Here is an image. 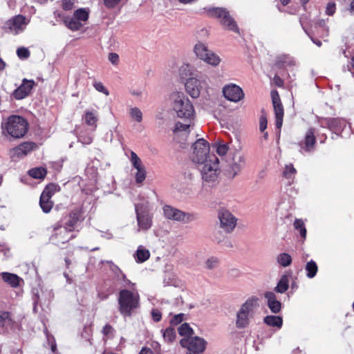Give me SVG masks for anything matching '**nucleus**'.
I'll list each match as a JSON object with an SVG mask.
<instances>
[{"label":"nucleus","instance_id":"obj_18","mask_svg":"<svg viewBox=\"0 0 354 354\" xmlns=\"http://www.w3.org/2000/svg\"><path fill=\"white\" fill-rule=\"evenodd\" d=\"M37 147L35 142H25L10 151V156L12 159L21 158L25 157Z\"/></svg>","mask_w":354,"mask_h":354},{"label":"nucleus","instance_id":"obj_28","mask_svg":"<svg viewBox=\"0 0 354 354\" xmlns=\"http://www.w3.org/2000/svg\"><path fill=\"white\" fill-rule=\"evenodd\" d=\"M264 323L272 327L281 328L283 325V319L281 317L275 315H268L264 317Z\"/></svg>","mask_w":354,"mask_h":354},{"label":"nucleus","instance_id":"obj_36","mask_svg":"<svg viewBox=\"0 0 354 354\" xmlns=\"http://www.w3.org/2000/svg\"><path fill=\"white\" fill-rule=\"evenodd\" d=\"M277 64L279 66H292L295 64V61L289 55H282L277 57Z\"/></svg>","mask_w":354,"mask_h":354},{"label":"nucleus","instance_id":"obj_15","mask_svg":"<svg viewBox=\"0 0 354 354\" xmlns=\"http://www.w3.org/2000/svg\"><path fill=\"white\" fill-rule=\"evenodd\" d=\"M220 227L225 232H232L236 225V218L227 209H223L218 212Z\"/></svg>","mask_w":354,"mask_h":354},{"label":"nucleus","instance_id":"obj_30","mask_svg":"<svg viewBox=\"0 0 354 354\" xmlns=\"http://www.w3.org/2000/svg\"><path fill=\"white\" fill-rule=\"evenodd\" d=\"M289 287V278L286 274H283L281 277L278 281L277 286L274 288V290L279 293H284Z\"/></svg>","mask_w":354,"mask_h":354},{"label":"nucleus","instance_id":"obj_39","mask_svg":"<svg viewBox=\"0 0 354 354\" xmlns=\"http://www.w3.org/2000/svg\"><path fill=\"white\" fill-rule=\"evenodd\" d=\"M294 227L299 232L301 236L303 239H306V229L305 227L304 222L303 220L297 218L295 220L293 223Z\"/></svg>","mask_w":354,"mask_h":354},{"label":"nucleus","instance_id":"obj_54","mask_svg":"<svg viewBox=\"0 0 354 354\" xmlns=\"http://www.w3.org/2000/svg\"><path fill=\"white\" fill-rule=\"evenodd\" d=\"M75 3V0H62V8L65 10H71Z\"/></svg>","mask_w":354,"mask_h":354},{"label":"nucleus","instance_id":"obj_40","mask_svg":"<svg viewBox=\"0 0 354 354\" xmlns=\"http://www.w3.org/2000/svg\"><path fill=\"white\" fill-rule=\"evenodd\" d=\"M88 11L84 8H80L75 11L73 17H75L79 21H86L88 18Z\"/></svg>","mask_w":354,"mask_h":354},{"label":"nucleus","instance_id":"obj_13","mask_svg":"<svg viewBox=\"0 0 354 354\" xmlns=\"http://www.w3.org/2000/svg\"><path fill=\"white\" fill-rule=\"evenodd\" d=\"M246 165L245 156L241 151H236L232 157L229 164L227 174L230 178L235 177Z\"/></svg>","mask_w":354,"mask_h":354},{"label":"nucleus","instance_id":"obj_55","mask_svg":"<svg viewBox=\"0 0 354 354\" xmlns=\"http://www.w3.org/2000/svg\"><path fill=\"white\" fill-rule=\"evenodd\" d=\"M151 315V317H152V319L153 321L158 322L161 320L162 314L158 309H157V308L152 309Z\"/></svg>","mask_w":354,"mask_h":354},{"label":"nucleus","instance_id":"obj_58","mask_svg":"<svg viewBox=\"0 0 354 354\" xmlns=\"http://www.w3.org/2000/svg\"><path fill=\"white\" fill-rule=\"evenodd\" d=\"M79 141L81 142L84 145H89L93 141V137L91 136H86V137H84L83 136H80L79 137Z\"/></svg>","mask_w":354,"mask_h":354},{"label":"nucleus","instance_id":"obj_60","mask_svg":"<svg viewBox=\"0 0 354 354\" xmlns=\"http://www.w3.org/2000/svg\"><path fill=\"white\" fill-rule=\"evenodd\" d=\"M267 127V120L265 117H261L259 129L261 131H263Z\"/></svg>","mask_w":354,"mask_h":354},{"label":"nucleus","instance_id":"obj_20","mask_svg":"<svg viewBox=\"0 0 354 354\" xmlns=\"http://www.w3.org/2000/svg\"><path fill=\"white\" fill-rule=\"evenodd\" d=\"M272 98L276 118V127L280 129L283 123V108L277 92L272 93Z\"/></svg>","mask_w":354,"mask_h":354},{"label":"nucleus","instance_id":"obj_52","mask_svg":"<svg viewBox=\"0 0 354 354\" xmlns=\"http://www.w3.org/2000/svg\"><path fill=\"white\" fill-rule=\"evenodd\" d=\"M46 338L48 344L50 346L51 350L53 352H55L56 350V343L53 336L50 335L47 330L45 331Z\"/></svg>","mask_w":354,"mask_h":354},{"label":"nucleus","instance_id":"obj_38","mask_svg":"<svg viewBox=\"0 0 354 354\" xmlns=\"http://www.w3.org/2000/svg\"><path fill=\"white\" fill-rule=\"evenodd\" d=\"M130 162L133 168H135L136 170L145 167L141 159L138 156V155L134 151H131Z\"/></svg>","mask_w":354,"mask_h":354},{"label":"nucleus","instance_id":"obj_62","mask_svg":"<svg viewBox=\"0 0 354 354\" xmlns=\"http://www.w3.org/2000/svg\"><path fill=\"white\" fill-rule=\"evenodd\" d=\"M0 251H2L4 253V255L8 257L10 254V250L8 248H3V246L0 245Z\"/></svg>","mask_w":354,"mask_h":354},{"label":"nucleus","instance_id":"obj_49","mask_svg":"<svg viewBox=\"0 0 354 354\" xmlns=\"http://www.w3.org/2000/svg\"><path fill=\"white\" fill-rule=\"evenodd\" d=\"M185 314L180 313L178 315H175L170 320V324L171 325H178L181 323L184 319Z\"/></svg>","mask_w":354,"mask_h":354},{"label":"nucleus","instance_id":"obj_27","mask_svg":"<svg viewBox=\"0 0 354 354\" xmlns=\"http://www.w3.org/2000/svg\"><path fill=\"white\" fill-rule=\"evenodd\" d=\"M39 205L43 212L48 213L53 207V202L47 195V191L42 192L40 196Z\"/></svg>","mask_w":354,"mask_h":354},{"label":"nucleus","instance_id":"obj_64","mask_svg":"<svg viewBox=\"0 0 354 354\" xmlns=\"http://www.w3.org/2000/svg\"><path fill=\"white\" fill-rule=\"evenodd\" d=\"M313 42L317 46L320 47L322 46V42L319 40L311 39Z\"/></svg>","mask_w":354,"mask_h":354},{"label":"nucleus","instance_id":"obj_57","mask_svg":"<svg viewBox=\"0 0 354 354\" xmlns=\"http://www.w3.org/2000/svg\"><path fill=\"white\" fill-rule=\"evenodd\" d=\"M47 191V195L50 198L52 195L56 191V186L55 185H49L46 187L43 192H46Z\"/></svg>","mask_w":354,"mask_h":354},{"label":"nucleus","instance_id":"obj_2","mask_svg":"<svg viewBox=\"0 0 354 354\" xmlns=\"http://www.w3.org/2000/svg\"><path fill=\"white\" fill-rule=\"evenodd\" d=\"M168 102L178 118L189 121L194 119L195 115L194 106L183 93L172 92L169 96Z\"/></svg>","mask_w":354,"mask_h":354},{"label":"nucleus","instance_id":"obj_3","mask_svg":"<svg viewBox=\"0 0 354 354\" xmlns=\"http://www.w3.org/2000/svg\"><path fill=\"white\" fill-rule=\"evenodd\" d=\"M118 301L121 315L131 317L140 306V295L136 290L122 289L119 292Z\"/></svg>","mask_w":354,"mask_h":354},{"label":"nucleus","instance_id":"obj_63","mask_svg":"<svg viewBox=\"0 0 354 354\" xmlns=\"http://www.w3.org/2000/svg\"><path fill=\"white\" fill-rule=\"evenodd\" d=\"M131 93L135 96H140L142 95L141 91H132Z\"/></svg>","mask_w":354,"mask_h":354},{"label":"nucleus","instance_id":"obj_4","mask_svg":"<svg viewBox=\"0 0 354 354\" xmlns=\"http://www.w3.org/2000/svg\"><path fill=\"white\" fill-rule=\"evenodd\" d=\"M2 133L14 138L24 137L28 131L27 120L19 115H11L1 123Z\"/></svg>","mask_w":354,"mask_h":354},{"label":"nucleus","instance_id":"obj_19","mask_svg":"<svg viewBox=\"0 0 354 354\" xmlns=\"http://www.w3.org/2000/svg\"><path fill=\"white\" fill-rule=\"evenodd\" d=\"M223 93L229 101L237 102L244 97L241 88L236 84H230L223 87Z\"/></svg>","mask_w":354,"mask_h":354},{"label":"nucleus","instance_id":"obj_29","mask_svg":"<svg viewBox=\"0 0 354 354\" xmlns=\"http://www.w3.org/2000/svg\"><path fill=\"white\" fill-rule=\"evenodd\" d=\"M297 170L293 165L290 163L286 165L283 170V176L288 180L289 183H292L295 179Z\"/></svg>","mask_w":354,"mask_h":354},{"label":"nucleus","instance_id":"obj_5","mask_svg":"<svg viewBox=\"0 0 354 354\" xmlns=\"http://www.w3.org/2000/svg\"><path fill=\"white\" fill-rule=\"evenodd\" d=\"M200 13L209 17L217 18L224 28L236 33L239 32L236 21L225 8L205 7L201 9Z\"/></svg>","mask_w":354,"mask_h":354},{"label":"nucleus","instance_id":"obj_59","mask_svg":"<svg viewBox=\"0 0 354 354\" xmlns=\"http://www.w3.org/2000/svg\"><path fill=\"white\" fill-rule=\"evenodd\" d=\"M121 0H104V4L108 8H114Z\"/></svg>","mask_w":354,"mask_h":354},{"label":"nucleus","instance_id":"obj_8","mask_svg":"<svg viewBox=\"0 0 354 354\" xmlns=\"http://www.w3.org/2000/svg\"><path fill=\"white\" fill-rule=\"evenodd\" d=\"M162 210L166 218L185 224L193 222L198 218L196 214L185 212L168 205H164Z\"/></svg>","mask_w":354,"mask_h":354},{"label":"nucleus","instance_id":"obj_24","mask_svg":"<svg viewBox=\"0 0 354 354\" xmlns=\"http://www.w3.org/2000/svg\"><path fill=\"white\" fill-rule=\"evenodd\" d=\"M15 323L12 322L8 312L0 313V326L4 328V332H9L14 328Z\"/></svg>","mask_w":354,"mask_h":354},{"label":"nucleus","instance_id":"obj_9","mask_svg":"<svg viewBox=\"0 0 354 354\" xmlns=\"http://www.w3.org/2000/svg\"><path fill=\"white\" fill-rule=\"evenodd\" d=\"M135 211L138 224L137 232L149 230L153 224V216L149 214L147 207L142 204H136L135 205Z\"/></svg>","mask_w":354,"mask_h":354},{"label":"nucleus","instance_id":"obj_23","mask_svg":"<svg viewBox=\"0 0 354 354\" xmlns=\"http://www.w3.org/2000/svg\"><path fill=\"white\" fill-rule=\"evenodd\" d=\"M1 274L3 281L12 288H17L19 286L20 283L24 281L21 278L15 274L10 272H2Z\"/></svg>","mask_w":354,"mask_h":354},{"label":"nucleus","instance_id":"obj_10","mask_svg":"<svg viewBox=\"0 0 354 354\" xmlns=\"http://www.w3.org/2000/svg\"><path fill=\"white\" fill-rule=\"evenodd\" d=\"M192 147V160L198 165L207 162L212 154L209 153V143L203 138L198 139Z\"/></svg>","mask_w":354,"mask_h":354},{"label":"nucleus","instance_id":"obj_48","mask_svg":"<svg viewBox=\"0 0 354 354\" xmlns=\"http://www.w3.org/2000/svg\"><path fill=\"white\" fill-rule=\"evenodd\" d=\"M17 54L20 59H27L30 56V51L26 48L21 47L17 50Z\"/></svg>","mask_w":354,"mask_h":354},{"label":"nucleus","instance_id":"obj_56","mask_svg":"<svg viewBox=\"0 0 354 354\" xmlns=\"http://www.w3.org/2000/svg\"><path fill=\"white\" fill-rule=\"evenodd\" d=\"M108 59L114 65H117L119 62V55L115 53H109Z\"/></svg>","mask_w":354,"mask_h":354},{"label":"nucleus","instance_id":"obj_33","mask_svg":"<svg viewBox=\"0 0 354 354\" xmlns=\"http://www.w3.org/2000/svg\"><path fill=\"white\" fill-rule=\"evenodd\" d=\"M66 26L73 31L79 30L82 26L83 24L82 22L79 21L75 17H73L71 18L67 19L64 21Z\"/></svg>","mask_w":354,"mask_h":354},{"label":"nucleus","instance_id":"obj_43","mask_svg":"<svg viewBox=\"0 0 354 354\" xmlns=\"http://www.w3.org/2000/svg\"><path fill=\"white\" fill-rule=\"evenodd\" d=\"M213 147L216 149V153L221 156H225L230 149L228 145L223 142L216 143Z\"/></svg>","mask_w":354,"mask_h":354},{"label":"nucleus","instance_id":"obj_45","mask_svg":"<svg viewBox=\"0 0 354 354\" xmlns=\"http://www.w3.org/2000/svg\"><path fill=\"white\" fill-rule=\"evenodd\" d=\"M114 332H115L114 328L110 324H106L103 327L102 330V333L104 337V339H105V338L108 339V338L113 337Z\"/></svg>","mask_w":354,"mask_h":354},{"label":"nucleus","instance_id":"obj_11","mask_svg":"<svg viewBox=\"0 0 354 354\" xmlns=\"http://www.w3.org/2000/svg\"><path fill=\"white\" fill-rule=\"evenodd\" d=\"M207 84L206 77L198 75L197 77L188 78L185 83V87L186 92L192 97L197 98L200 95L202 88L207 86Z\"/></svg>","mask_w":354,"mask_h":354},{"label":"nucleus","instance_id":"obj_12","mask_svg":"<svg viewBox=\"0 0 354 354\" xmlns=\"http://www.w3.org/2000/svg\"><path fill=\"white\" fill-rule=\"evenodd\" d=\"M196 55L208 64L218 66L221 62L220 57L214 53L209 50L207 46L201 42L197 43L194 48Z\"/></svg>","mask_w":354,"mask_h":354},{"label":"nucleus","instance_id":"obj_21","mask_svg":"<svg viewBox=\"0 0 354 354\" xmlns=\"http://www.w3.org/2000/svg\"><path fill=\"white\" fill-rule=\"evenodd\" d=\"M264 297L267 300V305L272 313L277 314L281 311V303L277 299V296L273 292H265Z\"/></svg>","mask_w":354,"mask_h":354},{"label":"nucleus","instance_id":"obj_37","mask_svg":"<svg viewBox=\"0 0 354 354\" xmlns=\"http://www.w3.org/2000/svg\"><path fill=\"white\" fill-rule=\"evenodd\" d=\"M28 174L34 178L41 179L46 175V170L43 167H35L29 170Z\"/></svg>","mask_w":354,"mask_h":354},{"label":"nucleus","instance_id":"obj_31","mask_svg":"<svg viewBox=\"0 0 354 354\" xmlns=\"http://www.w3.org/2000/svg\"><path fill=\"white\" fill-rule=\"evenodd\" d=\"M108 264L110 265V268L111 270L114 272L115 277L118 278V279H122L125 283L124 286H133V284L126 278V276L124 274L122 273V272L120 270V269L115 265L111 261H106Z\"/></svg>","mask_w":354,"mask_h":354},{"label":"nucleus","instance_id":"obj_6","mask_svg":"<svg viewBox=\"0 0 354 354\" xmlns=\"http://www.w3.org/2000/svg\"><path fill=\"white\" fill-rule=\"evenodd\" d=\"M198 169L203 183L214 185L218 181L220 174L218 158L212 154L207 162L198 165Z\"/></svg>","mask_w":354,"mask_h":354},{"label":"nucleus","instance_id":"obj_46","mask_svg":"<svg viewBox=\"0 0 354 354\" xmlns=\"http://www.w3.org/2000/svg\"><path fill=\"white\" fill-rule=\"evenodd\" d=\"M135 174V179L137 183H142L146 178V169L145 167L137 169Z\"/></svg>","mask_w":354,"mask_h":354},{"label":"nucleus","instance_id":"obj_16","mask_svg":"<svg viewBox=\"0 0 354 354\" xmlns=\"http://www.w3.org/2000/svg\"><path fill=\"white\" fill-rule=\"evenodd\" d=\"M28 21L23 15H19L8 20L4 24V29L6 32L17 35L24 31Z\"/></svg>","mask_w":354,"mask_h":354},{"label":"nucleus","instance_id":"obj_17","mask_svg":"<svg viewBox=\"0 0 354 354\" xmlns=\"http://www.w3.org/2000/svg\"><path fill=\"white\" fill-rule=\"evenodd\" d=\"M36 86L33 80L23 79L22 84L12 93V96L16 100H22L30 95L32 89Z\"/></svg>","mask_w":354,"mask_h":354},{"label":"nucleus","instance_id":"obj_7","mask_svg":"<svg viewBox=\"0 0 354 354\" xmlns=\"http://www.w3.org/2000/svg\"><path fill=\"white\" fill-rule=\"evenodd\" d=\"M257 298L250 297L241 306L236 313L237 328H245L249 325L250 319L253 317L254 309L257 307Z\"/></svg>","mask_w":354,"mask_h":354},{"label":"nucleus","instance_id":"obj_35","mask_svg":"<svg viewBox=\"0 0 354 354\" xmlns=\"http://www.w3.org/2000/svg\"><path fill=\"white\" fill-rule=\"evenodd\" d=\"M305 269L306 271V276L311 279L316 275L318 268L317 263L314 261L311 260L306 263Z\"/></svg>","mask_w":354,"mask_h":354},{"label":"nucleus","instance_id":"obj_42","mask_svg":"<svg viewBox=\"0 0 354 354\" xmlns=\"http://www.w3.org/2000/svg\"><path fill=\"white\" fill-rule=\"evenodd\" d=\"M178 333L181 336H189L194 334L193 329L187 323L181 324L178 328Z\"/></svg>","mask_w":354,"mask_h":354},{"label":"nucleus","instance_id":"obj_14","mask_svg":"<svg viewBox=\"0 0 354 354\" xmlns=\"http://www.w3.org/2000/svg\"><path fill=\"white\" fill-rule=\"evenodd\" d=\"M180 343L183 347L187 348L189 351L194 353H203L207 345V342L198 336L183 338Z\"/></svg>","mask_w":354,"mask_h":354},{"label":"nucleus","instance_id":"obj_51","mask_svg":"<svg viewBox=\"0 0 354 354\" xmlns=\"http://www.w3.org/2000/svg\"><path fill=\"white\" fill-rule=\"evenodd\" d=\"M190 127V124L177 122L175 125L174 132L186 131Z\"/></svg>","mask_w":354,"mask_h":354},{"label":"nucleus","instance_id":"obj_61","mask_svg":"<svg viewBox=\"0 0 354 354\" xmlns=\"http://www.w3.org/2000/svg\"><path fill=\"white\" fill-rule=\"evenodd\" d=\"M139 354H154L152 350L149 348L144 347L142 348Z\"/></svg>","mask_w":354,"mask_h":354},{"label":"nucleus","instance_id":"obj_41","mask_svg":"<svg viewBox=\"0 0 354 354\" xmlns=\"http://www.w3.org/2000/svg\"><path fill=\"white\" fill-rule=\"evenodd\" d=\"M162 337L165 339V341L171 342L174 340L176 337V332L174 328L169 327L165 330H162Z\"/></svg>","mask_w":354,"mask_h":354},{"label":"nucleus","instance_id":"obj_1","mask_svg":"<svg viewBox=\"0 0 354 354\" xmlns=\"http://www.w3.org/2000/svg\"><path fill=\"white\" fill-rule=\"evenodd\" d=\"M77 221V214L74 212L59 221L50 227L52 234L50 241L57 245L68 242L74 237L73 232Z\"/></svg>","mask_w":354,"mask_h":354},{"label":"nucleus","instance_id":"obj_50","mask_svg":"<svg viewBox=\"0 0 354 354\" xmlns=\"http://www.w3.org/2000/svg\"><path fill=\"white\" fill-rule=\"evenodd\" d=\"M93 86L97 91L101 92V93L105 94L106 95H109L108 90L104 87V86L103 85V84L102 82H95L93 84Z\"/></svg>","mask_w":354,"mask_h":354},{"label":"nucleus","instance_id":"obj_25","mask_svg":"<svg viewBox=\"0 0 354 354\" xmlns=\"http://www.w3.org/2000/svg\"><path fill=\"white\" fill-rule=\"evenodd\" d=\"M315 132L313 129H309L305 137L304 146L301 150L309 152L313 150L315 144Z\"/></svg>","mask_w":354,"mask_h":354},{"label":"nucleus","instance_id":"obj_44","mask_svg":"<svg viewBox=\"0 0 354 354\" xmlns=\"http://www.w3.org/2000/svg\"><path fill=\"white\" fill-rule=\"evenodd\" d=\"M130 116L138 122H140L142 120V113L140 109L137 107L131 108L129 110Z\"/></svg>","mask_w":354,"mask_h":354},{"label":"nucleus","instance_id":"obj_26","mask_svg":"<svg viewBox=\"0 0 354 354\" xmlns=\"http://www.w3.org/2000/svg\"><path fill=\"white\" fill-rule=\"evenodd\" d=\"M150 257L149 251L144 248L142 245H140L136 254H134V258L137 263H143L149 259Z\"/></svg>","mask_w":354,"mask_h":354},{"label":"nucleus","instance_id":"obj_34","mask_svg":"<svg viewBox=\"0 0 354 354\" xmlns=\"http://www.w3.org/2000/svg\"><path fill=\"white\" fill-rule=\"evenodd\" d=\"M84 119L86 124L96 127V122L97 121V115L95 111H86L85 113Z\"/></svg>","mask_w":354,"mask_h":354},{"label":"nucleus","instance_id":"obj_53","mask_svg":"<svg viewBox=\"0 0 354 354\" xmlns=\"http://www.w3.org/2000/svg\"><path fill=\"white\" fill-rule=\"evenodd\" d=\"M336 6L334 2L328 3L326 8V14L332 16L335 12Z\"/></svg>","mask_w":354,"mask_h":354},{"label":"nucleus","instance_id":"obj_47","mask_svg":"<svg viewBox=\"0 0 354 354\" xmlns=\"http://www.w3.org/2000/svg\"><path fill=\"white\" fill-rule=\"evenodd\" d=\"M218 265V259L216 257H211L205 262V267L207 269L212 270L216 268Z\"/></svg>","mask_w":354,"mask_h":354},{"label":"nucleus","instance_id":"obj_32","mask_svg":"<svg viewBox=\"0 0 354 354\" xmlns=\"http://www.w3.org/2000/svg\"><path fill=\"white\" fill-rule=\"evenodd\" d=\"M277 262L281 266L286 268L292 263L291 256L286 252L279 254L276 257Z\"/></svg>","mask_w":354,"mask_h":354},{"label":"nucleus","instance_id":"obj_22","mask_svg":"<svg viewBox=\"0 0 354 354\" xmlns=\"http://www.w3.org/2000/svg\"><path fill=\"white\" fill-rule=\"evenodd\" d=\"M346 122L343 118H326L323 120L322 125H326L335 131H341L346 127Z\"/></svg>","mask_w":354,"mask_h":354}]
</instances>
